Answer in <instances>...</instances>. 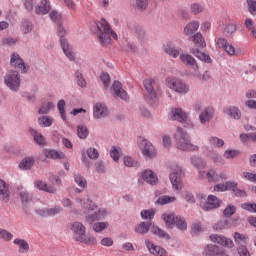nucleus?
<instances>
[{"label": "nucleus", "mask_w": 256, "mask_h": 256, "mask_svg": "<svg viewBox=\"0 0 256 256\" xmlns=\"http://www.w3.org/2000/svg\"><path fill=\"white\" fill-rule=\"evenodd\" d=\"M77 203L85 209L87 223H95V221H101L107 217V210L99 209L90 199L82 200L78 198Z\"/></svg>", "instance_id": "f257e3e1"}, {"label": "nucleus", "mask_w": 256, "mask_h": 256, "mask_svg": "<svg viewBox=\"0 0 256 256\" xmlns=\"http://www.w3.org/2000/svg\"><path fill=\"white\" fill-rule=\"evenodd\" d=\"M95 27L98 29V39L104 47L111 45V38L117 40V33L111 29L107 20L101 19L96 23Z\"/></svg>", "instance_id": "f03ea898"}, {"label": "nucleus", "mask_w": 256, "mask_h": 256, "mask_svg": "<svg viewBox=\"0 0 256 256\" xmlns=\"http://www.w3.org/2000/svg\"><path fill=\"white\" fill-rule=\"evenodd\" d=\"M192 163L198 169L199 179H206L209 183H219V174L217 170L211 168L209 170H203L207 167V163L200 158H192Z\"/></svg>", "instance_id": "7ed1b4c3"}, {"label": "nucleus", "mask_w": 256, "mask_h": 256, "mask_svg": "<svg viewBox=\"0 0 256 256\" xmlns=\"http://www.w3.org/2000/svg\"><path fill=\"white\" fill-rule=\"evenodd\" d=\"M70 229L74 233L75 241H79L85 245H95V243H97V240L94 237L87 236V228H85L83 223L73 222Z\"/></svg>", "instance_id": "20e7f679"}, {"label": "nucleus", "mask_w": 256, "mask_h": 256, "mask_svg": "<svg viewBox=\"0 0 256 256\" xmlns=\"http://www.w3.org/2000/svg\"><path fill=\"white\" fill-rule=\"evenodd\" d=\"M177 149L181 151H198L199 146L193 145L189 140V135L181 127H178L174 134Z\"/></svg>", "instance_id": "39448f33"}, {"label": "nucleus", "mask_w": 256, "mask_h": 256, "mask_svg": "<svg viewBox=\"0 0 256 256\" xmlns=\"http://www.w3.org/2000/svg\"><path fill=\"white\" fill-rule=\"evenodd\" d=\"M57 35L60 37V45L67 59L75 61V52L73 51V47L63 38L67 35V30H65L61 24L58 26Z\"/></svg>", "instance_id": "423d86ee"}, {"label": "nucleus", "mask_w": 256, "mask_h": 256, "mask_svg": "<svg viewBox=\"0 0 256 256\" xmlns=\"http://www.w3.org/2000/svg\"><path fill=\"white\" fill-rule=\"evenodd\" d=\"M144 88L148 93V96L146 97L147 101H149V103H155L157 97L161 95V89L159 88V85H157L155 79L148 78L144 80Z\"/></svg>", "instance_id": "0eeeda50"}, {"label": "nucleus", "mask_w": 256, "mask_h": 256, "mask_svg": "<svg viewBox=\"0 0 256 256\" xmlns=\"http://www.w3.org/2000/svg\"><path fill=\"white\" fill-rule=\"evenodd\" d=\"M166 85L169 89L180 95H187L189 93V85L179 78L173 76L168 77L166 79Z\"/></svg>", "instance_id": "6e6552de"}, {"label": "nucleus", "mask_w": 256, "mask_h": 256, "mask_svg": "<svg viewBox=\"0 0 256 256\" xmlns=\"http://www.w3.org/2000/svg\"><path fill=\"white\" fill-rule=\"evenodd\" d=\"M138 147L142 151V155L144 157H147L148 159H153L157 155V150L155 149V146L151 144V142L147 141L143 137H140L138 139Z\"/></svg>", "instance_id": "1a4fd4ad"}, {"label": "nucleus", "mask_w": 256, "mask_h": 256, "mask_svg": "<svg viewBox=\"0 0 256 256\" xmlns=\"http://www.w3.org/2000/svg\"><path fill=\"white\" fill-rule=\"evenodd\" d=\"M180 60L182 63L192 70L193 77H200L199 74V64H197V60L189 54H181Z\"/></svg>", "instance_id": "9d476101"}, {"label": "nucleus", "mask_w": 256, "mask_h": 256, "mask_svg": "<svg viewBox=\"0 0 256 256\" xmlns=\"http://www.w3.org/2000/svg\"><path fill=\"white\" fill-rule=\"evenodd\" d=\"M5 84L11 91H19V85H21V79L19 78V72H9L5 77Z\"/></svg>", "instance_id": "9b49d317"}, {"label": "nucleus", "mask_w": 256, "mask_h": 256, "mask_svg": "<svg viewBox=\"0 0 256 256\" xmlns=\"http://www.w3.org/2000/svg\"><path fill=\"white\" fill-rule=\"evenodd\" d=\"M181 175H183V171L179 167L177 168L176 171L170 174V181L175 191H181V189H183V182L181 181Z\"/></svg>", "instance_id": "f8f14e48"}, {"label": "nucleus", "mask_w": 256, "mask_h": 256, "mask_svg": "<svg viewBox=\"0 0 256 256\" xmlns=\"http://www.w3.org/2000/svg\"><path fill=\"white\" fill-rule=\"evenodd\" d=\"M10 63L12 67H15L17 71H20V73H27V66L25 65L23 59L19 57V54H12Z\"/></svg>", "instance_id": "ddd939ff"}, {"label": "nucleus", "mask_w": 256, "mask_h": 256, "mask_svg": "<svg viewBox=\"0 0 256 256\" xmlns=\"http://www.w3.org/2000/svg\"><path fill=\"white\" fill-rule=\"evenodd\" d=\"M210 241L217 243L218 245H222V247H228L229 249L234 245L233 240L217 234L210 235Z\"/></svg>", "instance_id": "4468645a"}, {"label": "nucleus", "mask_w": 256, "mask_h": 256, "mask_svg": "<svg viewBox=\"0 0 256 256\" xmlns=\"http://www.w3.org/2000/svg\"><path fill=\"white\" fill-rule=\"evenodd\" d=\"M221 207V200L215 195H209L207 203L202 206L204 211H210V209H219Z\"/></svg>", "instance_id": "2eb2a0df"}, {"label": "nucleus", "mask_w": 256, "mask_h": 256, "mask_svg": "<svg viewBox=\"0 0 256 256\" xmlns=\"http://www.w3.org/2000/svg\"><path fill=\"white\" fill-rule=\"evenodd\" d=\"M93 113L96 119H102V117H107L109 111L104 103H96L93 108Z\"/></svg>", "instance_id": "dca6fc26"}, {"label": "nucleus", "mask_w": 256, "mask_h": 256, "mask_svg": "<svg viewBox=\"0 0 256 256\" xmlns=\"http://www.w3.org/2000/svg\"><path fill=\"white\" fill-rule=\"evenodd\" d=\"M112 91L116 97H120V99H123V101H127V99H129L127 92L123 89L119 81H114Z\"/></svg>", "instance_id": "f3484780"}, {"label": "nucleus", "mask_w": 256, "mask_h": 256, "mask_svg": "<svg viewBox=\"0 0 256 256\" xmlns=\"http://www.w3.org/2000/svg\"><path fill=\"white\" fill-rule=\"evenodd\" d=\"M145 245H146L148 251H150V253L152 255H160V256L167 255V251H165V249L161 248L160 246H157V245L153 244L149 240H145Z\"/></svg>", "instance_id": "a211bd4d"}, {"label": "nucleus", "mask_w": 256, "mask_h": 256, "mask_svg": "<svg viewBox=\"0 0 256 256\" xmlns=\"http://www.w3.org/2000/svg\"><path fill=\"white\" fill-rule=\"evenodd\" d=\"M170 119H172V121H179L180 123H183V121H187V113L182 111L180 108H174L171 110Z\"/></svg>", "instance_id": "6ab92c4d"}, {"label": "nucleus", "mask_w": 256, "mask_h": 256, "mask_svg": "<svg viewBox=\"0 0 256 256\" xmlns=\"http://www.w3.org/2000/svg\"><path fill=\"white\" fill-rule=\"evenodd\" d=\"M163 51L166 52V54L169 55L170 57H173V59H177V57L181 55V49L175 47L171 43L164 44Z\"/></svg>", "instance_id": "aec40b11"}, {"label": "nucleus", "mask_w": 256, "mask_h": 256, "mask_svg": "<svg viewBox=\"0 0 256 256\" xmlns=\"http://www.w3.org/2000/svg\"><path fill=\"white\" fill-rule=\"evenodd\" d=\"M9 184H6L5 181L0 179V201L4 203H9Z\"/></svg>", "instance_id": "412c9836"}, {"label": "nucleus", "mask_w": 256, "mask_h": 256, "mask_svg": "<svg viewBox=\"0 0 256 256\" xmlns=\"http://www.w3.org/2000/svg\"><path fill=\"white\" fill-rule=\"evenodd\" d=\"M49 11H51L49 0H41L40 4L35 8L36 15H47Z\"/></svg>", "instance_id": "4be33fe9"}, {"label": "nucleus", "mask_w": 256, "mask_h": 256, "mask_svg": "<svg viewBox=\"0 0 256 256\" xmlns=\"http://www.w3.org/2000/svg\"><path fill=\"white\" fill-rule=\"evenodd\" d=\"M142 179L149 185H157V181H159L157 175H155L151 170H144L142 172Z\"/></svg>", "instance_id": "5701e85b"}, {"label": "nucleus", "mask_w": 256, "mask_h": 256, "mask_svg": "<svg viewBox=\"0 0 256 256\" xmlns=\"http://www.w3.org/2000/svg\"><path fill=\"white\" fill-rule=\"evenodd\" d=\"M13 243L18 249V253H21L22 255L29 253V243L26 240L16 238Z\"/></svg>", "instance_id": "b1692460"}, {"label": "nucleus", "mask_w": 256, "mask_h": 256, "mask_svg": "<svg viewBox=\"0 0 256 256\" xmlns=\"http://www.w3.org/2000/svg\"><path fill=\"white\" fill-rule=\"evenodd\" d=\"M200 123L205 125V123H209L211 119H213V108L208 107L199 115Z\"/></svg>", "instance_id": "393cba45"}, {"label": "nucleus", "mask_w": 256, "mask_h": 256, "mask_svg": "<svg viewBox=\"0 0 256 256\" xmlns=\"http://www.w3.org/2000/svg\"><path fill=\"white\" fill-rule=\"evenodd\" d=\"M43 155L47 159H65V154L57 150L46 149L43 151Z\"/></svg>", "instance_id": "a878e982"}, {"label": "nucleus", "mask_w": 256, "mask_h": 256, "mask_svg": "<svg viewBox=\"0 0 256 256\" xmlns=\"http://www.w3.org/2000/svg\"><path fill=\"white\" fill-rule=\"evenodd\" d=\"M61 211H63V208H61L60 206H56L54 208L40 210L39 214L42 217H53L55 215H59V213H61Z\"/></svg>", "instance_id": "bb28decb"}, {"label": "nucleus", "mask_w": 256, "mask_h": 256, "mask_svg": "<svg viewBox=\"0 0 256 256\" xmlns=\"http://www.w3.org/2000/svg\"><path fill=\"white\" fill-rule=\"evenodd\" d=\"M162 219L164 221V223L166 224V226H168L170 229H173V227H175V222L177 217H175V214L168 212V213H164L162 215Z\"/></svg>", "instance_id": "cd10ccee"}, {"label": "nucleus", "mask_w": 256, "mask_h": 256, "mask_svg": "<svg viewBox=\"0 0 256 256\" xmlns=\"http://www.w3.org/2000/svg\"><path fill=\"white\" fill-rule=\"evenodd\" d=\"M223 253L225 252L219 249L217 245H208L205 248L206 256H221Z\"/></svg>", "instance_id": "c85d7f7f"}, {"label": "nucleus", "mask_w": 256, "mask_h": 256, "mask_svg": "<svg viewBox=\"0 0 256 256\" xmlns=\"http://www.w3.org/2000/svg\"><path fill=\"white\" fill-rule=\"evenodd\" d=\"M190 53L197 57V59H200V61H205V63H211V57L201 51L197 48H191Z\"/></svg>", "instance_id": "c756f323"}, {"label": "nucleus", "mask_w": 256, "mask_h": 256, "mask_svg": "<svg viewBox=\"0 0 256 256\" xmlns=\"http://www.w3.org/2000/svg\"><path fill=\"white\" fill-rule=\"evenodd\" d=\"M192 41L194 45H196V47H200V49H205V47H207V43H205V39L200 32L192 36Z\"/></svg>", "instance_id": "7c9ffc66"}, {"label": "nucleus", "mask_w": 256, "mask_h": 256, "mask_svg": "<svg viewBox=\"0 0 256 256\" xmlns=\"http://www.w3.org/2000/svg\"><path fill=\"white\" fill-rule=\"evenodd\" d=\"M199 29V21H191L188 23L184 28L185 35H193V33H196Z\"/></svg>", "instance_id": "2f4dec72"}, {"label": "nucleus", "mask_w": 256, "mask_h": 256, "mask_svg": "<svg viewBox=\"0 0 256 256\" xmlns=\"http://www.w3.org/2000/svg\"><path fill=\"white\" fill-rule=\"evenodd\" d=\"M224 113L232 119H241V110L235 106H230L224 110Z\"/></svg>", "instance_id": "473e14b6"}, {"label": "nucleus", "mask_w": 256, "mask_h": 256, "mask_svg": "<svg viewBox=\"0 0 256 256\" xmlns=\"http://www.w3.org/2000/svg\"><path fill=\"white\" fill-rule=\"evenodd\" d=\"M224 51L227 55H230V57H239V55H241V48L235 47L232 44L226 45Z\"/></svg>", "instance_id": "72a5a7b5"}, {"label": "nucleus", "mask_w": 256, "mask_h": 256, "mask_svg": "<svg viewBox=\"0 0 256 256\" xmlns=\"http://www.w3.org/2000/svg\"><path fill=\"white\" fill-rule=\"evenodd\" d=\"M33 165H35V159L33 157H26L20 162L19 167L23 171H29Z\"/></svg>", "instance_id": "f704fd0d"}, {"label": "nucleus", "mask_w": 256, "mask_h": 256, "mask_svg": "<svg viewBox=\"0 0 256 256\" xmlns=\"http://www.w3.org/2000/svg\"><path fill=\"white\" fill-rule=\"evenodd\" d=\"M237 31V24L235 22H229L224 26V35L226 37H233Z\"/></svg>", "instance_id": "c9c22d12"}, {"label": "nucleus", "mask_w": 256, "mask_h": 256, "mask_svg": "<svg viewBox=\"0 0 256 256\" xmlns=\"http://www.w3.org/2000/svg\"><path fill=\"white\" fill-rule=\"evenodd\" d=\"M35 187H37V189L40 191H46V193H56L57 191V189H55L53 186H49L43 181H36Z\"/></svg>", "instance_id": "e433bc0d"}, {"label": "nucleus", "mask_w": 256, "mask_h": 256, "mask_svg": "<svg viewBox=\"0 0 256 256\" xmlns=\"http://www.w3.org/2000/svg\"><path fill=\"white\" fill-rule=\"evenodd\" d=\"M30 133L34 137V141L37 145H45V137L38 133L37 130L31 128Z\"/></svg>", "instance_id": "4c0bfd02"}, {"label": "nucleus", "mask_w": 256, "mask_h": 256, "mask_svg": "<svg viewBox=\"0 0 256 256\" xmlns=\"http://www.w3.org/2000/svg\"><path fill=\"white\" fill-rule=\"evenodd\" d=\"M190 11L193 13V15H199L205 11V6H203L201 3L195 2L190 5Z\"/></svg>", "instance_id": "58836bf2"}, {"label": "nucleus", "mask_w": 256, "mask_h": 256, "mask_svg": "<svg viewBox=\"0 0 256 256\" xmlns=\"http://www.w3.org/2000/svg\"><path fill=\"white\" fill-rule=\"evenodd\" d=\"M177 198L175 196H161L158 198L157 203L158 205H167V203H175Z\"/></svg>", "instance_id": "ea45409f"}, {"label": "nucleus", "mask_w": 256, "mask_h": 256, "mask_svg": "<svg viewBox=\"0 0 256 256\" xmlns=\"http://www.w3.org/2000/svg\"><path fill=\"white\" fill-rule=\"evenodd\" d=\"M174 225H176L177 229H180V231L187 230V222L183 217L176 216V222L174 223Z\"/></svg>", "instance_id": "a19ab883"}, {"label": "nucleus", "mask_w": 256, "mask_h": 256, "mask_svg": "<svg viewBox=\"0 0 256 256\" xmlns=\"http://www.w3.org/2000/svg\"><path fill=\"white\" fill-rule=\"evenodd\" d=\"M39 125H42V127H51L53 125V118L49 116H42L38 119Z\"/></svg>", "instance_id": "79ce46f5"}, {"label": "nucleus", "mask_w": 256, "mask_h": 256, "mask_svg": "<svg viewBox=\"0 0 256 256\" xmlns=\"http://www.w3.org/2000/svg\"><path fill=\"white\" fill-rule=\"evenodd\" d=\"M77 135L79 139H87V137L89 136V130L87 129V127L80 125L77 128Z\"/></svg>", "instance_id": "37998d69"}, {"label": "nucleus", "mask_w": 256, "mask_h": 256, "mask_svg": "<svg viewBox=\"0 0 256 256\" xmlns=\"http://www.w3.org/2000/svg\"><path fill=\"white\" fill-rule=\"evenodd\" d=\"M209 144L211 147H223L225 145V141L219 139L218 137L211 136L209 139Z\"/></svg>", "instance_id": "c03bdc74"}, {"label": "nucleus", "mask_w": 256, "mask_h": 256, "mask_svg": "<svg viewBox=\"0 0 256 256\" xmlns=\"http://www.w3.org/2000/svg\"><path fill=\"white\" fill-rule=\"evenodd\" d=\"M151 233H153V235H157L158 237H161L163 239H169V234H167L164 230H161L157 226L152 227Z\"/></svg>", "instance_id": "a18cd8bd"}, {"label": "nucleus", "mask_w": 256, "mask_h": 256, "mask_svg": "<svg viewBox=\"0 0 256 256\" xmlns=\"http://www.w3.org/2000/svg\"><path fill=\"white\" fill-rule=\"evenodd\" d=\"M53 107H55V104L52 102L42 104L41 108L39 109L40 115H46V113H49Z\"/></svg>", "instance_id": "49530a36"}, {"label": "nucleus", "mask_w": 256, "mask_h": 256, "mask_svg": "<svg viewBox=\"0 0 256 256\" xmlns=\"http://www.w3.org/2000/svg\"><path fill=\"white\" fill-rule=\"evenodd\" d=\"M136 233H140V235H145V233H149V224L142 222L135 228Z\"/></svg>", "instance_id": "de8ad7c7"}, {"label": "nucleus", "mask_w": 256, "mask_h": 256, "mask_svg": "<svg viewBox=\"0 0 256 256\" xmlns=\"http://www.w3.org/2000/svg\"><path fill=\"white\" fill-rule=\"evenodd\" d=\"M107 227H109V223L107 222H97L93 224V229L96 233H101V231H104Z\"/></svg>", "instance_id": "09e8293b"}, {"label": "nucleus", "mask_w": 256, "mask_h": 256, "mask_svg": "<svg viewBox=\"0 0 256 256\" xmlns=\"http://www.w3.org/2000/svg\"><path fill=\"white\" fill-rule=\"evenodd\" d=\"M236 211L237 207H235L233 204H229L223 212L224 217H232V215H235Z\"/></svg>", "instance_id": "8fccbe9b"}, {"label": "nucleus", "mask_w": 256, "mask_h": 256, "mask_svg": "<svg viewBox=\"0 0 256 256\" xmlns=\"http://www.w3.org/2000/svg\"><path fill=\"white\" fill-rule=\"evenodd\" d=\"M58 110L63 121H67V116L65 115V100H60L58 102Z\"/></svg>", "instance_id": "3c124183"}, {"label": "nucleus", "mask_w": 256, "mask_h": 256, "mask_svg": "<svg viewBox=\"0 0 256 256\" xmlns=\"http://www.w3.org/2000/svg\"><path fill=\"white\" fill-rule=\"evenodd\" d=\"M75 183H77V185L83 189L87 187V180H85V178L79 174L75 175Z\"/></svg>", "instance_id": "603ef678"}, {"label": "nucleus", "mask_w": 256, "mask_h": 256, "mask_svg": "<svg viewBox=\"0 0 256 256\" xmlns=\"http://www.w3.org/2000/svg\"><path fill=\"white\" fill-rule=\"evenodd\" d=\"M141 217L142 219H153V217H155V210L151 209V210H143L141 212Z\"/></svg>", "instance_id": "864d4df0"}, {"label": "nucleus", "mask_w": 256, "mask_h": 256, "mask_svg": "<svg viewBox=\"0 0 256 256\" xmlns=\"http://www.w3.org/2000/svg\"><path fill=\"white\" fill-rule=\"evenodd\" d=\"M100 79L104 85V87L107 89L109 87V83H111V77L109 76L108 73H102L100 75Z\"/></svg>", "instance_id": "5fc2aeb1"}, {"label": "nucleus", "mask_w": 256, "mask_h": 256, "mask_svg": "<svg viewBox=\"0 0 256 256\" xmlns=\"http://www.w3.org/2000/svg\"><path fill=\"white\" fill-rule=\"evenodd\" d=\"M239 156V151L236 150H226L224 152L225 159H235V157Z\"/></svg>", "instance_id": "6e6d98bb"}, {"label": "nucleus", "mask_w": 256, "mask_h": 256, "mask_svg": "<svg viewBox=\"0 0 256 256\" xmlns=\"http://www.w3.org/2000/svg\"><path fill=\"white\" fill-rule=\"evenodd\" d=\"M87 155L90 159H99V151L95 148H88Z\"/></svg>", "instance_id": "4d7b16f0"}, {"label": "nucleus", "mask_w": 256, "mask_h": 256, "mask_svg": "<svg viewBox=\"0 0 256 256\" xmlns=\"http://www.w3.org/2000/svg\"><path fill=\"white\" fill-rule=\"evenodd\" d=\"M247 239V236H245L244 234H241L239 232L234 233V240L236 243H245Z\"/></svg>", "instance_id": "13d9d810"}, {"label": "nucleus", "mask_w": 256, "mask_h": 256, "mask_svg": "<svg viewBox=\"0 0 256 256\" xmlns=\"http://www.w3.org/2000/svg\"><path fill=\"white\" fill-rule=\"evenodd\" d=\"M0 239H4L5 241H11L13 239V234L0 228Z\"/></svg>", "instance_id": "bf43d9fd"}, {"label": "nucleus", "mask_w": 256, "mask_h": 256, "mask_svg": "<svg viewBox=\"0 0 256 256\" xmlns=\"http://www.w3.org/2000/svg\"><path fill=\"white\" fill-rule=\"evenodd\" d=\"M124 165L126 167H137V161L129 156L124 157Z\"/></svg>", "instance_id": "052dcab7"}, {"label": "nucleus", "mask_w": 256, "mask_h": 256, "mask_svg": "<svg viewBox=\"0 0 256 256\" xmlns=\"http://www.w3.org/2000/svg\"><path fill=\"white\" fill-rule=\"evenodd\" d=\"M32 25L28 21L22 22L21 31L24 33V35H27V33H31Z\"/></svg>", "instance_id": "680f3d73"}, {"label": "nucleus", "mask_w": 256, "mask_h": 256, "mask_svg": "<svg viewBox=\"0 0 256 256\" xmlns=\"http://www.w3.org/2000/svg\"><path fill=\"white\" fill-rule=\"evenodd\" d=\"M242 209H244L245 211H250L253 213H256V204H251V203H243L241 205Z\"/></svg>", "instance_id": "e2e57ef3"}, {"label": "nucleus", "mask_w": 256, "mask_h": 256, "mask_svg": "<svg viewBox=\"0 0 256 256\" xmlns=\"http://www.w3.org/2000/svg\"><path fill=\"white\" fill-rule=\"evenodd\" d=\"M247 5L250 13L252 15L256 14V1L255 0H247Z\"/></svg>", "instance_id": "0e129e2a"}, {"label": "nucleus", "mask_w": 256, "mask_h": 256, "mask_svg": "<svg viewBox=\"0 0 256 256\" xmlns=\"http://www.w3.org/2000/svg\"><path fill=\"white\" fill-rule=\"evenodd\" d=\"M216 45L219 47V49H225L227 47V39L225 38H217L216 39Z\"/></svg>", "instance_id": "69168bd1"}, {"label": "nucleus", "mask_w": 256, "mask_h": 256, "mask_svg": "<svg viewBox=\"0 0 256 256\" xmlns=\"http://www.w3.org/2000/svg\"><path fill=\"white\" fill-rule=\"evenodd\" d=\"M243 177H244V179H247L248 181H251L252 183H256V174L244 172Z\"/></svg>", "instance_id": "338daca9"}, {"label": "nucleus", "mask_w": 256, "mask_h": 256, "mask_svg": "<svg viewBox=\"0 0 256 256\" xmlns=\"http://www.w3.org/2000/svg\"><path fill=\"white\" fill-rule=\"evenodd\" d=\"M238 253L240 256H251V254L249 253V250H247L246 246L238 247Z\"/></svg>", "instance_id": "774afa93"}]
</instances>
